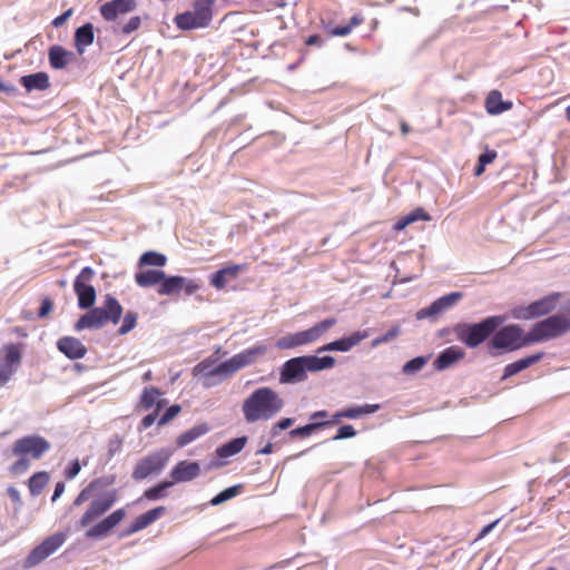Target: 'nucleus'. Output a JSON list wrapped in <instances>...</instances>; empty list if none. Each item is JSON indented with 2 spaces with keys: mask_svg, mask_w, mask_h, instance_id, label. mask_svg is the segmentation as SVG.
<instances>
[{
  "mask_svg": "<svg viewBox=\"0 0 570 570\" xmlns=\"http://www.w3.org/2000/svg\"><path fill=\"white\" fill-rule=\"evenodd\" d=\"M336 361L333 356L304 355L286 361L279 372V382L283 384L301 383L307 379V372H321L334 367Z\"/></svg>",
  "mask_w": 570,
  "mask_h": 570,
  "instance_id": "3",
  "label": "nucleus"
},
{
  "mask_svg": "<svg viewBox=\"0 0 570 570\" xmlns=\"http://www.w3.org/2000/svg\"><path fill=\"white\" fill-rule=\"evenodd\" d=\"M135 0H111L100 6L99 12L106 21H116L119 17L134 11Z\"/></svg>",
  "mask_w": 570,
  "mask_h": 570,
  "instance_id": "18",
  "label": "nucleus"
},
{
  "mask_svg": "<svg viewBox=\"0 0 570 570\" xmlns=\"http://www.w3.org/2000/svg\"><path fill=\"white\" fill-rule=\"evenodd\" d=\"M166 263H167V257L164 254H160V253H157L154 250H149V252L144 253L140 256V258L138 261V266L139 267H142V266L163 267L166 265Z\"/></svg>",
  "mask_w": 570,
  "mask_h": 570,
  "instance_id": "37",
  "label": "nucleus"
},
{
  "mask_svg": "<svg viewBox=\"0 0 570 570\" xmlns=\"http://www.w3.org/2000/svg\"><path fill=\"white\" fill-rule=\"evenodd\" d=\"M484 107L488 114L499 115L512 108L511 101H503L499 90H491L485 98Z\"/></svg>",
  "mask_w": 570,
  "mask_h": 570,
  "instance_id": "29",
  "label": "nucleus"
},
{
  "mask_svg": "<svg viewBox=\"0 0 570 570\" xmlns=\"http://www.w3.org/2000/svg\"><path fill=\"white\" fill-rule=\"evenodd\" d=\"M380 409L377 404H365L362 406H351L344 409L342 411L336 412L332 420H330V425L337 423L341 419H357L364 414L375 413Z\"/></svg>",
  "mask_w": 570,
  "mask_h": 570,
  "instance_id": "26",
  "label": "nucleus"
},
{
  "mask_svg": "<svg viewBox=\"0 0 570 570\" xmlns=\"http://www.w3.org/2000/svg\"><path fill=\"white\" fill-rule=\"evenodd\" d=\"M503 321L500 316H490L476 324H458L454 327V333L460 342L474 348L489 338Z\"/></svg>",
  "mask_w": 570,
  "mask_h": 570,
  "instance_id": "6",
  "label": "nucleus"
},
{
  "mask_svg": "<svg viewBox=\"0 0 570 570\" xmlns=\"http://www.w3.org/2000/svg\"><path fill=\"white\" fill-rule=\"evenodd\" d=\"M94 269L83 267L75 279L73 289L78 297V306L81 309L91 308L96 302V289L90 284L94 278Z\"/></svg>",
  "mask_w": 570,
  "mask_h": 570,
  "instance_id": "13",
  "label": "nucleus"
},
{
  "mask_svg": "<svg viewBox=\"0 0 570 570\" xmlns=\"http://www.w3.org/2000/svg\"><path fill=\"white\" fill-rule=\"evenodd\" d=\"M165 512H166L165 507H157V508H154V509L140 514L131 522V524L127 529L126 533L132 534V533H136V532L147 528L148 525H150L151 523L157 521L159 518H161L165 514Z\"/></svg>",
  "mask_w": 570,
  "mask_h": 570,
  "instance_id": "24",
  "label": "nucleus"
},
{
  "mask_svg": "<svg viewBox=\"0 0 570 570\" xmlns=\"http://www.w3.org/2000/svg\"><path fill=\"white\" fill-rule=\"evenodd\" d=\"M336 324V318H326L308 330L288 334L281 337L276 342V346L281 350H291L298 346L307 345L317 341L325 332Z\"/></svg>",
  "mask_w": 570,
  "mask_h": 570,
  "instance_id": "9",
  "label": "nucleus"
},
{
  "mask_svg": "<svg viewBox=\"0 0 570 570\" xmlns=\"http://www.w3.org/2000/svg\"><path fill=\"white\" fill-rule=\"evenodd\" d=\"M401 131L403 135H406L410 131V127L406 122L401 124Z\"/></svg>",
  "mask_w": 570,
  "mask_h": 570,
  "instance_id": "64",
  "label": "nucleus"
},
{
  "mask_svg": "<svg viewBox=\"0 0 570 570\" xmlns=\"http://www.w3.org/2000/svg\"><path fill=\"white\" fill-rule=\"evenodd\" d=\"M122 315V306L112 295L107 294L101 307H94L76 322L75 330L80 332L89 328H101L108 322L117 324Z\"/></svg>",
  "mask_w": 570,
  "mask_h": 570,
  "instance_id": "5",
  "label": "nucleus"
},
{
  "mask_svg": "<svg viewBox=\"0 0 570 570\" xmlns=\"http://www.w3.org/2000/svg\"><path fill=\"white\" fill-rule=\"evenodd\" d=\"M198 289L199 284L193 279H188L178 275L167 276L165 274L164 279L157 288V293L161 296H171L177 295L184 291L187 295H191Z\"/></svg>",
  "mask_w": 570,
  "mask_h": 570,
  "instance_id": "17",
  "label": "nucleus"
},
{
  "mask_svg": "<svg viewBox=\"0 0 570 570\" xmlns=\"http://www.w3.org/2000/svg\"><path fill=\"white\" fill-rule=\"evenodd\" d=\"M284 406L279 394L271 387L256 389L243 402L242 412L247 423L268 421Z\"/></svg>",
  "mask_w": 570,
  "mask_h": 570,
  "instance_id": "2",
  "label": "nucleus"
},
{
  "mask_svg": "<svg viewBox=\"0 0 570 570\" xmlns=\"http://www.w3.org/2000/svg\"><path fill=\"white\" fill-rule=\"evenodd\" d=\"M0 91L6 94H12L16 91V87L12 85H6L0 80Z\"/></svg>",
  "mask_w": 570,
  "mask_h": 570,
  "instance_id": "59",
  "label": "nucleus"
},
{
  "mask_svg": "<svg viewBox=\"0 0 570 570\" xmlns=\"http://www.w3.org/2000/svg\"><path fill=\"white\" fill-rule=\"evenodd\" d=\"M169 460V454L165 451L154 452L142 459H140L134 470H132V479L136 481H140L146 479L151 474L159 473L167 464Z\"/></svg>",
  "mask_w": 570,
  "mask_h": 570,
  "instance_id": "14",
  "label": "nucleus"
},
{
  "mask_svg": "<svg viewBox=\"0 0 570 570\" xmlns=\"http://www.w3.org/2000/svg\"><path fill=\"white\" fill-rule=\"evenodd\" d=\"M368 336L366 332H354L347 337H343L341 340H336L334 342L327 343L320 347L317 350V353L324 352V351H340V352H347L357 344H360L363 340H365Z\"/></svg>",
  "mask_w": 570,
  "mask_h": 570,
  "instance_id": "22",
  "label": "nucleus"
},
{
  "mask_svg": "<svg viewBox=\"0 0 570 570\" xmlns=\"http://www.w3.org/2000/svg\"><path fill=\"white\" fill-rule=\"evenodd\" d=\"M52 308H53L52 301L49 297H45L41 301V306H40V308L38 311V317L39 318L47 317L51 313Z\"/></svg>",
  "mask_w": 570,
  "mask_h": 570,
  "instance_id": "49",
  "label": "nucleus"
},
{
  "mask_svg": "<svg viewBox=\"0 0 570 570\" xmlns=\"http://www.w3.org/2000/svg\"><path fill=\"white\" fill-rule=\"evenodd\" d=\"M141 24V19L138 16L131 17L125 24H118L114 31L124 35H130L136 31Z\"/></svg>",
  "mask_w": 570,
  "mask_h": 570,
  "instance_id": "44",
  "label": "nucleus"
},
{
  "mask_svg": "<svg viewBox=\"0 0 570 570\" xmlns=\"http://www.w3.org/2000/svg\"><path fill=\"white\" fill-rule=\"evenodd\" d=\"M181 411V406L178 404H174L169 406L165 413L160 416L158 420V425H165L169 423L171 420H174Z\"/></svg>",
  "mask_w": 570,
  "mask_h": 570,
  "instance_id": "46",
  "label": "nucleus"
},
{
  "mask_svg": "<svg viewBox=\"0 0 570 570\" xmlns=\"http://www.w3.org/2000/svg\"><path fill=\"white\" fill-rule=\"evenodd\" d=\"M208 431H209V426L206 423L193 426L191 429H189L188 431L181 433L177 438L176 444H177L178 448H184L187 444L194 442L198 438H200L204 434H206Z\"/></svg>",
  "mask_w": 570,
  "mask_h": 570,
  "instance_id": "34",
  "label": "nucleus"
},
{
  "mask_svg": "<svg viewBox=\"0 0 570 570\" xmlns=\"http://www.w3.org/2000/svg\"><path fill=\"white\" fill-rule=\"evenodd\" d=\"M49 473L41 471L35 473L28 482L30 493L32 495H39L49 482Z\"/></svg>",
  "mask_w": 570,
  "mask_h": 570,
  "instance_id": "36",
  "label": "nucleus"
},
{
  "mask_svg": "<svg viewBox=\"0 0 570 570\" xmlns=\"http://www.w3.org/2000/svg\"><path fill=\"white\" fill-rule=\"evenodd\" d=\"M7 492L12 502H14L16 504H21L20 493L14 487H9Z\"/></svg>",
  "mask_w": 570,
  "mask_h": 570,
  "instance_id": "56",
  "label": "nucleus"
},
{
  "mask_svg": "<svg viewBox=\"0 0 570 570\" xmlns=\"http://www.w3.org/2000/svg\"><path fill=\"white\" fill-rule=\"evenodd\" d=\"M214 361L210 358H206L198 363L195 367V371L204 373L207 376H217L218 374H209L208 372L213 371L216 366H213Z\"/></svg>",
  "mask_w": 570,
  "mask_h": 570,
  "instance_id": "48",
  "label": "nucleus"
},
{
  "mask_svg": "<svg viewBox=\"0 0 570 570\" xmlns=\"http://www.w3.org/2000/svg\"><path fill=\"white\" fill-rule=\"evenodd\" d=\"M63 492H65V483L58 482L55 487V491H53L51 501L55 502L56 500H58L62 495Z\"/></svg>",
  "mask_w": 570,
  "mask_h": 570,
  "instance_id": "57",
  "label": "nucleus"
},
{
  "mask_svg": "<svg viewBox=\"0 0 570 570\" xmlns=\"http://www.w3.org/2000/svg\"><path fill=\"white\" fill-rule=\"evenodd\" d=\"M462 298V293L453 292L434 301L429 307L421 309L417 317H433L455 305Z\"/></svg>",
  "mask_w": 570,
  "mask_h": 570,
  "instance_id": "20",
  "label": "nucleus"
},
{
  "mask_svg": "<svg viewBox=\"0 0 570 570\" xmlns=\"http://www.w3.org/2000/svg\"><path fill=\"white\" fill-rule=\"evenodd\" d=\"M356 435L355 429L347 424L343 425L337 430L336 435L333 438L334 441L353 438Z\"/></svg>",
  "mask_w": 570,
  "mask_h": 570,
  "instance_id": "47",
  "label": "nucleus"
},
{
  "mask_svg": "<svg viewBox=\"0 0 570 570\" xmlns=\"http://www.w3.org/2000/svg\"><path fill=\"white\" fill-rule=\"evenodd\" d=\"M48 58L53 69H63L75 59V55L63 47L56 45L49 48Z\"/></svg>",
  "mask_w": 570,
  "mask_h": 570,
  "instance_id": "28",
  "label": "nucleus"
},
{
  "mask_svg": "<svg viewBox=\"0 0 570 570\" xmlns=\"http://www.w3.org/2000/svg\"><path fill=\"white\" fill-rule=\"evenodd\" d=\"M399 335V328H392L390 330L389 332H386L384 335L375 338L373 341V346H376L379 344H382V343H385V342H389L390 340L396 337Z\"/></svg>",
  "mask_w": 570,
  "mask_h": 570,
  "instance_id": "52",
  "label": "nucleus"
},
{
  "mask_svg": "<svg viewBox=\"0 0 570 570\" xmlns=\"http://www.w3.org/2000/svg\"><path fill=\"white\" fill-rule=\"evenodd\" d=\"M426 360L422 356L414 357L403 365V373L411 375L423 368Z\"/></svg>",
  "mask_w": 570,
  "mask_h": 570,
  "instance_id": "45",
  "label": "nucleus"
},
{
  "mask_svg": "<svg viewBox=\"0 0 570 570\" xmlns=\"http://www.w3.org/2000/svg\"><path fill=\"white\" fill-rule=\"evenodd\" d=\"M216 0H194L191 10L179 13L174 21L180 30L206 28L213 19V7Z\"/></svg>",
  "mask_w": 570,
  "mask_h": 570,
  "instance_id": "7",
  "label": "nucleus"
},
{
  "mask_svg": "<svg viewBox=\"0 0 570 570\" xmlns=\"http://www.w3.org/2000/svg\"><path fill=\"white\" fill-rule=\"evenodd\" d=\"M65 540L66 537L62 533H56L46 538L28 554L24 561L26 567L31 568L43 561L57 551L63 544Z\"/></svg>",
  "mask_w": 570,
  "mask_h": 570,
  "instance_id": "16",
  "label": "nucleus"
},
{
  "mask_svg": "<svg viewBox=\"0 0 570 570\" xmlns=\"http://www.w3.org/2000/svg\"><path fill=\"white\" fill-rule=\"evenodd\" d=\"M464 355L465 353L461 347L450 346L440 353V355L434 360L433 366L438 371H443L462 360Z\"/></svg>",
  "mask_w": 570,
  "mask_h": 570,
  "instance_id": "25",
  "label": "nucleus"
},
{
  "mask_svg": "<svg viewBox=\"0 0 570 570\" xmlns=\"http://www.w3.org/2000/svg\"><path fill=\"white\" fill-rule=\"evenodd\" d=\"M247 443V436H239L228 441L227 443L220 445L216 450V454L220 459H227L229 456L236 455L239 453Z\"/></svg>",
  "mask_w": 570,
  "mask_h": 570,
  "instance_id": "33",
  "label": "nucleus"
},
{
  "mask_svg": "<svg viewBox=\"0 0 570 570\" xmlns=\"http://www.w3.org/2000/svg\"><path fill=\"white\" fill-rule=\"evenodd\" d=\"M499 520H495L491 523H489L488 525H485L481 533H480V537H484L485 534H488L497 524H498Z\"/></svg>",
  "mask_w": 570,
  "mask_h": 570,
  "instance_id": "60",
  "label": "nucleus"
},
{
  "mask_svg": "<svg viewBox=\"0 0 570 570\" xmlns=\"http://www.w3.org/2000/svg\"><path fill=\"white\" fill-rule=\"evenodd\" d=\"M293 423H294V420L291 417H286V419L278 421L273 426V434H276L278 431L288 429L289 426L293 425Z\"/></svg>",
  "mask_w": 570,
  "mask_h": 570,
  "instance_id": "54",
  "label": "nucleus"
},
{
  "mask_svg": "<svg viewBox=\"0 0 570 570\" xmlns=\"http://www.w3.org/2000/svg\"><path fill=\"white\" fill-rule=\"evenodd\" d=\"M170 487H173V482L163 481V482L158 483L157 485L147 489L144 492L142 498L150 500V501L161 499L165 497V490H167Z\"/></svg>",
  "mask_w": 570,
  "mask_h": 570,
  "instance_id": "40",
  "label": "nucleus"
},
{
  "mask_svg": "<svg viewBox=\"0 0 570 570\" xmlns=\"http://www.w3.org/2000/svg\"><path fill=\"white\" fill-rule=\"evenodd\" d=\"M159 410H160V403L157 404V407L153 413H149L141 420L140 428L146 430L149 426H151L158 416Z\"/></svg>",
  "mask_w": 570,
  "mask_h": 570,
  "instance_id": "50",
  "label": "nucleus"
},
{
  "mask_svg": "<svg viewBox=\"0 0 570 570\" xmlns=\"http://www.w3.org/2000/svg\"><path fill=\"white\" fill-rule=\"evenodd\" d=\"M159 396L160 391L157 387H145L140 395V404L145 410H149L154 405L157 406L158 403H163V401L159 400Z\"/></svg>",
  "mask_w": 570,
  "mask_h": 570,
  "instance_id": "38",
  "label": "nucleus"
},
{
  "mask_svg": "<svg viewBox=\"0 0 570 570\" xmlns=\"http://www.w3.org/2000/svg\"><path fill=\"white\" fill-rule=\"evenodd\" d=\"M138 315L136 312L128 311L122 320L121 326L118 328L119 335H125L136 327Z\"/></svg>",
  "mask_w": 570,
  "mask_h": 570,
  "instance_id": "42",
  "label": "nucleus"
},
{
  "mask_svg": "<svg viewBox=\"0 0 570 570\" xmlns=\"http://www.w3.org/2000/svg\"><path fill=\"white\" fill-rule=\"evenodd\" d=\"M497 156H498V154L495 150L487 149L485 153H483L479 156L478 161L481 163L482 165L487 166V165L493 163L495 160Z\"/></svg>",
  "mask_w": 570,
  "mask_h": 570,
  "instance_id": "51",
  "label": "nucleus"
},
{
  "mask_svg": "<svg viewBox=\"0 0 570 570\" xmlns=\"http://www.w3.org/2000/svg\"><path fill=\"white\" fill-rule=\"evenodd\" d=\"M485 170V166L478 161V165L474 169V176L479 177L481 176Z\"/></svg>",
  "mask_w": 570,
  "mask_h": 570,
  "instance_id": "63",
  "label": "nucleus"
},
{
  "mask_svg": "<svg viewBox=\"0 0 570 570\" xmlns=\"http://www.w3.org/2000/svg\"><path fill=\"white\" fill-rule=\"evenodd\" d=\"M19 81L27 92L45 91L50 87L49 76L46 72L22 76Z\"/></svg>",
  "mask_w": 570,
  "mask_h": 570,
  "instance_id": "27",
  "label": "nucleus"
},
{
  "mask_svg": "<svg viewBox=\"0 0 570 570\" xmlns=\"http://www.w3.org/2000/svg\"><path fill=\"white\" fill-rule=\"evenodd\" d=\"M246 269V265L244 264H229L225 267L218 269L214 274H212L209 278V284L218 289L222 291L226 287V285L229 282H233L237 279L240 272Z\"/></svg>",
  "mask_w": 570,
  "mask_h": 570,
  "instance_id": "19",
  "label": "nucleus"
},
{
  "mask_svg": "<svg viewBox=\"0 0 570 570\" xmlns=\"http://www.w3.org/2000/svg\"><path fill=\"white\" fill-rule=\"evenodd\" d=\"M493 334L490 347L497 350L515 351L532 344L529 341V333L524 334L523 330L517 324L503 326Z\"/></svg>",
  "mask_w": 570,
  "mask_h": 570,
  "instance_id": "11",
  "label": "nucleus"
},
{
  "mask_svg": "<svg viewBox=\"0 0 570 570\" xmlns=\"http://www.w3.org/2000/svg\"><path fill=\"white\" fill-rule=\"evenodd\" d=\"M560 297V293H551L527 306L515 307L512 311V316L517 320H533L546 316L556 309Z\"/></svg>",
  "mask_w": 570,
  "mask_h": 570,
  "instance_id": "12",
  "label": "nucleus"
},
{
  "mask_svg": "<svg viewBox=\"0 0 570 570\" xmlns=\"http://www.w3.org/2000/svg\"><path fill=\"white\" fill-rule=\"evenodd\" d=\"M542 357H543V353L539 352L537 354L520 358L513 363L508 364L504 367L502 380H505L510 376H513V375L520 373L521 371H523V370L530 367L531 365L538 363L539 361H541Z\"/></svg>",
  "mask_w": 570,
  "mask_h": 570,
  "instance_id": "31",
  "label": "nucleus"
},
{
  "mask_svg": "<svg viewBox=\"0 0 570 570\" xmlns=\"http://www.w3.org/2000/svg\"><path fill=\"white\" fill-rule=\"evenodd\" d=\"M570 331V315L556 314L537 322L529 332V341L539 343L556 338Z\"/></svg>",
  "mask_w": 570,
  "mask_h": 570,
  "instance_id": "8",
  "label": "nucleus"
},
{
  "mask_svg": "<svg viewBox=\"0 0 570 570\" xmlns=\"http://www.w3.org/2000/svg\"><path fill=\"white\" fill-rule=\"evenodd\" d=\"M305 43L307 46H322L323 40H322V38L318 35H311L305 40Z\"/></svg>",
  "mask_w": 570,
  "mask_h": 570,
  "instance_id": "58",
  "label": "nucleus"
},
{
  "mask_svg": "<svg viewBox=\"0 0 570 570\" xmlns=\"http://www.w3.org/2000/svg\"><path fill=\"white\" fill-rule=\"evenodd\" d=\"M80 463L78 460H75L70 463V465L65 471V476L69 480L73 479L80 472Z\"/></svg>",
  "mask_w": 570,
  "mask_h": 570,
  "instance_id": "53",
  "label": "nucleus"
},
{
  "mask_svg": "<svg viewBox=\"0 0 570 570\" xmlns=\"http://www.w3.org/2000/svg\"><path fill=\"white\" fill-rule=\"evenodd\" d=\"M325 417H327V412L326 411H317V412H314L311 415V420L325 419Z\"/></svg>",
  "mask_w": 570,
  "mask_h": 570,
  "instance_id": "61",
  "label": "nucleus"
},
{
  "mask_svg": "<svg viewBox=\"0 0 570 570\" xmlns=\"http://www.w3.org/2000/svg\"><path fill=\"white\" fill-rule=\"evenodd\" d=\"M363 21H364L363 17H361L360 14H354L350 19V23L347 26L335 27L330 31V35L333 37H345L347 35H350L354 28L362 24Z\"/></svg>",
  "mask_w": 570,
  "mask_h": 570,
  "instance_id": "39",
  "label": "nucleus"
},
{
  "mask_svg": "<svg viewBox=\"0 0 570 570\" xmlns=\"http://www.w3.org/2000/svg\"><path fill=\"white\" fill-rule=\"evenodd\" d=\"M429 215L425 213L423 208H416L412 213L406 216L400 218L393 226L394 230L400 232L403 230L410 224L416 220H429Z\"/></svg>",
  "mask_w": 570,
  "mask_h": 570,
  "instance_id": "35",
  "label": "nucleus"
},
{
  "mask_svg": "<svg viewBox=\"0 0 570 570\" xmlns=\"http://www.w3.org/2000/svg\"><path fill=\"white\" fill-rule=\"evenodd\" d=\"M95 33L94 26L91 23H85L79 27L75 32V47L79 55H82L85 50L94 43Z\"/></svg>",
  "mask_w": 570,
  "mask_h": 570,
  "instance_id": "30",
  "label": "nucleus"
},
{
  "mask_svg": "<svg viewBox=\"0 0 570 570\" xmlns=\"http://www.w3.org/2000/svg\"><path fill=\"white\" fill-rule=\"evenodd\" d=\"M21 357L19 344H7L0 350V389L11 380Z\"/></svg>",
  "mask_w": 570,
  "mask_h": 570,
  "instance_id": "15",
  "label": "nucleus"
},
{
  "mask_svg": "<svg viewBox=\"0 0 570 570\" xmlns=\"http://www.w3.org/2000/svg\"><path fill=\"white\" fill-rule=\"evenodd\" d=\"M239 488H240L239 485H234V487L225 489L224 491H222L220 493H218L210 500V504L218 505V504H222L223 502L236 497L239 493Z\"/></svg>",
  "mask_w": 570,
  "mask_h": 570,
  "instance_id": "43",
  "label": "nucleus"
},
{
  "mask_svg": "<svg viewBox=\"0 0 570 570\" xmlns=\"http://www.w3.org/2000/svg\"><path fill=\"white\" fill-rule=\"evenodd\" d=\"M272 451H273V444L267 443L263 449L258 450L257 453L258 454H269V453H272Z\"/></svg>",
  "mask_w": 570,
  "mask_h": 570,
  "instance_id": "62",
  "label": "nucleus"
},
{
  "mask_svg": "<svg viewBox=\"0 0 570 570\" xmlns=\"http://www.w3.org/2000/svg\"><path fill=\"white\" fill-rule=\"evenodd\" d=\"M71 14H72V9H68L67 11H65L63 13H61L60 16L56 17L52 20V22H51L52 26L56 28L61 27Z\"/></svg>",
  "mask_w": 570,
  "mask_h": 570,
  "instance_id": "55",
  "label": "nucleus"
},
{
  "mask_svg": "<svg viewBox=\"0 0 570 570\" xmlns=\"http://www.w3.org/2000/svg\"><path fill=\"white\" fill-rule=\"evenodd\" d=\"M200 474L198 462L179 461L170 471L173 485L175 483L189 482Z\"/></svg>",
  "mask_w": 570,
  "mask_h": 570,
  "instance_id": "21",
  "label": "nucleus"
},
{
  "mask_svg": "<svg viewBox=\"0 0 570 570\" xmlns=\"http://www.w3.org/2000/svg\"><path fill=\"white\" fill-rule=\"evenodd\" d=\"M115 481L114 475L96 478L72 501L70 509L88 503L76 523L78 529H87L86 537L88 538L106 537L126 517V511L118 509L99 521L118 500V491L114 488Z\"/></svg>",
  "mask_w": 570,
  "mask_h": 570,
  "instance_id": "1",
  "label": "nucleus"
},
{
  "mask_svg": "<svg viewBox=\"0 0 570 570\" xmlns=\"http://www.w3.org/2000/svg\"><path fill=\"white\" fill-rule=\"evenodd\" d=\"M267 352V346L264 344H256L248 347L240 353L234 355L232 358L220 363L209 374H224L229 376L238 370L255 363L259 357L264 356Z\"/></svg>",
  "mask_w": 570,
  "mask_h": 570,
  "instance_id": "10",
  "label": "nucleus"
},
{
  "mask_svg": "<svg viewBox=\"0 0 570 570\" xmlns=\"http://www.w3.org/2000/svg\"><path fill=\"white\" fill-rule=\"evenodd\" d=\"M330 425V422L327 421H323V422H313V423H309V424H306L304 426H301V428H296L294 430H292L289 432V435L292 438H296V436H308L311 435L313 432H315L316 430H320L324 426H327Z\"/></svg>",
  "mask_w": 570,
  "mask_h": 570,
  "instance_id": "41",
  "label": "nucleus"
},
{
  "mask_svg": "<svg viewBox=\"0 0 570 570\" xmlns=\"http://www.w3.org/2000/svg\"><path fill=\"white\" fill-rule=\"evenodd\" d=\"M57 347L70 360L82 358L87 353V347L82 342L72 336H63L59 338Z\"/></svg>",
  "mask_w": 570,
  "mask_h": 570,
  "instance_id": "23",
  "label": "nucleus"
},
{
  "mask_svg": "<svg viewBox=\"0 0 570 570\" xmlns=\"http://www.w3.org/2000/svg\"><path fill=\"white\" fill-rule=\"evenodd\" d=\"M50 448V442L38 434L26 435L16 440L11 452L18 460L10 465L9 472L12 475L26 473L30 468V460L41 459Z\"/></svg>",
  "mask_w": 570,
  "mask_h": 570,
  "instance_id": "4",
  "label": "nucleus"
},
{
  "mask_svg": "<svg viewBox=\"0 0 570 570\" xmlns=\"http://www.w3.org/2000/svg\"><path fill=\"white\" fill-rule=\"evenodd\" d=\"M165 277V272L159 269H147L141 271L135 274V282L140 287H151L155 285H160L161 281Z\"/></svg>",
  "mask_w": 570,
  "mask_h": 570,
  "instance_id": "32",
  "label": "nucleus"
}]
</instances>
